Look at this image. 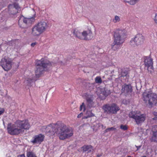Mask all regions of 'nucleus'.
<instances>
[{
	"instance_id": "5",
	"label": "nucleus",
	"mask_w": 157,
	"mask_h": 157,
	"mask_svg": "<svg viewBox=\"0 0 157 157\" xmlns=\"http://www.w3.org/2000/svg\"><path fill=\"white\" fill-rule=\"evenodd\" d=\"M144 100L146 102H148L150 107L156 103L157 95L149 90H145L143 94Z\"/></svg>"
},
{
	"instance_id": "31",
	"label": "nucleus",
	"mask_w": 157,
	"mask_h": 157,
	"mask_svg": "<svg viewBox=\"0 0 157 157\" xmlns=\"http://www.w3.org/2000/svg\"><path fill=\"white\" fill-rule=\"evenodd\" d=\"M4 112V109H2L0 110V115L2 114Z\"/></svg>"
},
{
	"instance_id": "33",
	"label": "nucleus",
	"mask_w": 157,
	"mask_h": 157,
	"mask_svg": "<svg viewBox=\"0 0 157 157\" xmlns=\"http://www.w3.org/2000/svg\"><path fill=\"white\" fill-rule=\"evenodd\" d=\"M36 44V42H34L31 44V46L32 47H34Z\"/></svg>"
},
{
	"instance_id": "32",
	"label": "nucleus",
	"mask_w": 157,
	"mask_h": 157,
	"mask_svg": "<svg viewBox=\"0 0 157 157\" xmlns=\"http://www.w3.org/2000/svg\"><path fill=\"white\" fill-rule=\"evenodd\" d=\"M83 113H80L77 116L78 118H80L83 115Z\"/></svg>"
},
{
	"instance_id": "15",
	"label": "nucleus",
	"mask_w": 157,
	"mask_h": 157,
	"mask_svg": "<svg viewBox=\"0 0 157 157\" xmlns=\"http://www.w3.org/2000/svg\"><path fill=\"white\" fill-rule=\"evenodd\" d=\"M34 21V18L33 17L30 18H25L23 16H21L20 17L18 21V24L21 27H22L21 25V23L22 22L24 24L26 25H30L32 22Z\"/></svg>"
},
{
	"instance_id": "23",
	"label": "nucleus",
	"mask_w": 157,
	"mask_h": 157,
	"mask_svg": "<svg viewBox=\"0 0 157 157\" xmlns=\"http://www.w3.org/2000/svg\"><path fill=\"white\" fill-rule=\"evenodd\" d=\"M139 0H123L124 2L128 3L131 5H134Z\"/></svg>"
},
{
	"instance_id": "17",
	"label": "nucleus",
	"mask_w": 157,
	"mask_h": 157,
	"mask_svg": "<svg viewBox=\"0 0 157 157\" xmlns=\"http://www.w3.org/2000/svg\"><path fill=\"white\" fill-rule=\"evenodd\" d=\"M144 64L146 67H147L148 70L149 68L151 69L153 68V59L150 57L145 56L144 57Z\"/></svg>"
},
{
	"instance_id": "21",
	"label": "nucleus",
	"mask_w": 157,
	"mask_h": 157,
	"mask_svg": "<svg viewBox=\"0 0 157 157\" xmlns=\"http://www.w3.org/2000/svg\"><path fill=\"white\" fill-rule=\"evenodd\" d=\"M151 142H157V132H153L152 135L150 138Z\"/></svg>"
},
{
	"instance_id": "30",
	"label": "nucleus",
	"mask_w": 157,
	"mask_h": 157,
	"mask_svg": "<svg viewBox=\"0 0 157 157\" xmlns=\"http://www.w3.org/2000/svg\"><path fill=\"white\" fill-rule=\"evenodd\" d=\"M154 20L155 23L157 24V13H156L155 16L153 18Z\"/></svg>"
},
{
	"instance_id": "2",
	"label": "nucleus",
	"mask_w": 157,
	"mask_h": 157,
	"mask_svg": "<svg viewBox=\"0 0 157 157\" xmlns=\"http://www.w3.org/2000/svg\"><path fill=\"white\" fill-rule=\"evenodd\" d=\"M36 69L35 71V75L30 72L25 81V82L29 86H31V84L36 80L44 71L50 68L53 65V63H50L46 59L42 58L40 60H36Z\"/></svg>"
},
{
	"instance_id": "20",
	"label": "nucleus",
	"mask_w": 157,
	"mask_h": 157,
	"mask_svg": "<svg viewBox=\"0 0 157 157\" xmlns=\"http://www.w3.org/2000/svg\"><path fill=\"white\" fill-rule=\"evenodd\" d=\"M101 126L103 128H104L103 125L100 123H96L94 124L93 126H91V128L94 131H96L99 129V128ZM104 128H105V127Z\"/></svg>"
},
{
	"instance_id": "11",
	"label": "nucleus",
	"mask_w": 157,
	"mask_h": 157,
	"mask_svg": "<svg viewBox=\"0 0 157 157\" xmlns=\"http://www.w3.org/2000/svg\"><path fill=\"white\" fill-rule=\"evenodd\" d=\"M1 66L6 71L10 70L12 67V61L10 59L5 57L3 58L0 63Z\"/></svg>"
},
{
	"instance_id": "12",
	"label": "nucleus",
	"mask_w": 157,
	"mask_h": 157,
	"mask_svg": "<svg viewBox=\"0 0 157 157\" xmlns=\"http://www.w3.org/2000/svg\"><path fill=\"white\" fill-rule=\"evenodd\" d=\"M144 41V36L141 34H138L130 42V44L133 46H138L142 44Z\"/></svg>"
},
{
	"instance_id": "24",
	"label": "nucleus",
	"mask_w": 157,
	"mask_h": 157,
	"mask_svg": "<svg viewBox=\"0 0 157 157\" xmlns=\"http://www.w3.org/2000/svg\"><path fill=\"white\" fill-rule=\"evenodd\" d=\"M121 21V18L120 17L115 15L114 18L113 20V21L114 23H117Z\"/></svg>"
},
{
	"instance_id": "28",
	"label": "nucleus",
	"mask_w": 157,
	"mask_h": 157,
	"mask_svg": "<svg viewBox=\"0 0 157 157\" xmlns=\"http://www.w3.org/2000/svg\"><path fill=\"white\" fill-rule=\"evenodd\" d=\"M120 128L124 130H126L127 129V127L126 125H121L120 126Z\"/></svg>"
},
{
	"instance_id": "10",
	"label": "nucleus",
	"mask_w": 157,
	"mask_h": 157,
	"mask_svg": "<svg viewBox=\"0 0 157 157\" xmlns=\"http://www.w3.org/2000/svg\"><path fill=\"white\" fill-rule=\"evenodd\" d=\"M102 108L105 112L113 114L116 113L120 109L119 107L115 103L105 105L103 106Z\"/></svg>"
},
{
	"instance_id": "38",
	"label": "nucleus",
	"mask_w": 157,
	"mask_h": 157,
	"mask_svg": "<svg viewBox=\"0 0 157 157\" xmlns=\"http://www.w3.org/2000/svg\"><path fill=\"white\" fill-rule=\"evenodd\" d=\"M127 157H131V156H128Z\"/></svg>"
},
{
	"instance_id": "22",
	"label": "nucleus",
	"mask_w": 157,
	"mask_h": 157,
	"mask_svg": "<svg viewBox=\"0 0 157 157\" xmlns=\"http://www.w3.org/2000/svg\"><path fill=\"white\" fill-rule=\"evenodd\" d=\"M121 45L115 43V42H114L111 45V48L113 50H117L120 48Z\"/></svg>"
},
{
	"instance_id": "29",
	"label": "nucleus",
	"mask_w": 157,
	"mask_h": 157,
	"mask_svg": "<svg viewBox=\"0 0 157 157\" xmlns=\"http://www.w3.org/2000/svg\"><path fill=\"white\" fill-rule=\"evenodd\" d=\"M153 114L154 115V117L153 118V120H157V112H154L153 113Z\"/></svg>"
},
{
	"instance_id": "27",
	"label": "nucleus",
	"mask_w": 157,
	"mask_h": 157,
	"mask_svg": "<svg viewBox=\"0 0 157 157\" xmlns=\"http://www.w3.org/2000/svg\"><path fill=\"white\" fill-rule=\"evenodd\" d=\"M115 129L116 128H114V127H111L107 128L105 130V132H108L110 131L115 130Z\"/></svg>"
},
{
	"instance_id": "18",
	"label": "nucleus",
	"mask_w": 157,
	"mask_h": 157,
	"mask_svg": "<svg viewBox=\"0 0 157 157\" xmlns=\"http://www.w3.org/2000/svg\"><path fill=\"white\" fill-rule=\"evenodd\" d=\"M132 91V89L130 85L124 84L122 86L121 92L125 95L130 94Z\"/></svg>"
},
{
	"instance_id": "14",
	"label": "nucleus",
	"mask_w": 157,
	"mask_h": 157,
	"mask_svg": "<svg viewBox=\"0 0 157 157\" xmlns=\"http://www.w3.org/2000/svg\"><path fill=\"white\" fill-rule=\"evenodd\" d=\"M9 12L11 15H15L20 10V8L18 5L14 3L13 4L10 5L8 6Z\"/></svg>"
},
{
	"instance_id": "34",
	"label": "nucleus",
	"mask_w": 157,
	"mask_h": 157,
	"mask_svg": "<svg viewBox=\"0 0 157 157\" xmlns=\"http://www.w3.org/2000/svg\"><path fill=\"white\" fill-rule=\"evenodd\" d=\"M18 157H25V156L24 154H22L19 155Z\"/></svg>"
},
{
	"instance_id": "1",
	"label": "nucleus",
	"mask_w": 157,
	"mask_h": 157,
	"mask_svg": "<svg viewBox=\"0 0 157 157\" xmlns=\"http://www.w3.org/2000/svg\"><path fill=\"white\" fill-rule=\"evenodd\" d=\"M41 130L50 136H53L56 133L61 140L69 138L73 134L72 129L68 128L64 124H51L47 126H42Z\"/></svg>"
},
{
	"instance_id": "35",
	"label": "nucleus",
	"mask_w": 157,
	"mask_h": 157,
	"mask_svg": "<svg viewBox=\"0 0 157 157\" xmlns=\"http://www.w3.org/2000/svg\"><path fill=\"white\" fill-rule=\"evenodd\" d=\"M141 146H136L137 150L139 149L141 147Z\"/></svg>"
},
{
	"instance_id": "16",
	"label": "nucleus",
	"mask_w": 157,
	"mask_h": 157,
	"mask_svg": "<svg viewBox=\"0 0 157 157\" xmlns=\"http://www.w3.org/2000/svg\"><path fill=\"white\" fill-rule=\"evenodd\" d=\"M44 137V136L41 134L36 135L33 138L31 142L34 144H40L43 141Z\"/></svg>"
},
{
	"instance_id": "6",
	"label": "nucleus",
	"mask_w": 157,
	"mask_h": 157,
	"mask_svg": "<svg viewBox=\"0 0 157 157\" xmlns=\"http://www.w3.org/2000/svg\"><path fill=\"white\" fill-rule=\"evenodd\" d=\"M73 33L78 38L84 40H89L92 38L93 36L92 32L90 30H84L75 29H74Z\"/></svg>"
},
{
	"instance_id": "4",
	"label": "nucleus",
	"mask_w": 157,
	"mask_h": 157,
	"mask_svg": "<svg viewBox=\"0 0 157 157\" xmlns=\"http://www.w3.org/2000/svg\"><path fill=\"white\" fill-rule=\"evenodd\" d=\"M49 27L48 23L44 21L39 22L32 29V34L38 36L44 32Z\"/></svg>"
},
{
	"instance_id": "3",
	"label": "nucleus",
	"mask_w": 157,
	"mask_h": 157,
	"mask_svg": "<svg viewBox=\"0 0 157 157\" xmlns=\"http://www.w3.org/2000/svg\"><path fill=\"white\" fill-rule=\"evenodd\" d=\"M30 127L27 120L23 121L17 120L14 123L8 124L7 130L10 134L17 135L23 133L24 130H28Z\"/></svg>"
},
{
	"instance_id": "39",
	"label": "nucleus",
	"mask_w": 157,
	"mask_h": 157,
	"mask_svg": "<svg viewBox=\"0 0 157 157\" xmlns=\"http://www.w3.org/2000/svg\"><path fill=\"white\" fill-rule=\"evenodd\" d=\"M98 157H100V156H99L98 155Z\"/></svg>"
},
{
	"instance_id": "13",
	"label": "nucleus",
	"mask_w": 157,
	"mask_h": 157,
	"mask_svg": "<svg viewBox=\"0 0 157 157\" xmlns=\"http://www.w3.org/2000/svg\"><path fill=\"white\" fill-rule=\"evenodd\" d=\"M96 93L98 97L102 99H105L110 93L109 90L105 88H101L100 87L97 88Z\"/></svg>"
},
{
	"instance_id": "26",
	"label": "nucleus",
	"mask_w": 157,
	"mask_h": 157,
	"mask_svg": "<svg viewBox=\"0 0 157 157\" xmlns=\"http://www.w3.org/2000/svg\"><path fill=\"white\" fill-rule=\"evenodd\" d=\"M95 82L96 83H101L102 80L100 77L97 76L95 78Z\"/></svg>"
},
{
	"instance_id": "36",
	"label": "nucleus",
	"mask_w": 157,
	"mask_h": 157,
	"mask_svg": "<svg viewBox=\"0 0 157 157\" xmlns=\"http://www.w3.org/2000/svg\"><path fill=\"white\" fill-rule=\"evenodd\" d=\"M2 18V17H0V20H2V18Z\"/></svg>"
},
{
	"instance_id": "19",
	"label": "nucleus",
	"mask_w": 157,
	"mask_h": 157,
	"mask_svg": "<svg viewBox=\"0 0 157 157\" xmlns=\"http://www.w3.org/2000/svg\"><path fill=\"white\" fill-rule=\"evenodd\" d=\"M82 148L84 152L87 153H90L93 151V147L91 145H84L82 147Z\"/></svg>"
},
{
	"instance_id": "9",
	"label": "nucleus",
	"mask_w": 157,
	"mask_h": 157,
	"mask_svg": "<svg viewBox=\"0 0 157 157\" xmlns=\"http://www.w3.org/2000/svg\"><path fill=\"white\" fill-rule=\"evenodd\" d=\"M129 117L134 119L137 124L143 122L146 119V115L144 114H140V112H131L129 114Z\"/></svg>"
},
{
	"instance_id": "37",
	"label": "nucleus",
	"mask_w": 157,
	"mask_h": 157,
	"mask_svg": "<svg viewBox=\"0 0 157 157\" xmlns=\"http://www.w3.org/2000/svg\"><path fill=\"white\" fill-rule=\"evenodd\" d=\"M142 157H146V156H142Z\"/></svg>"
},
{
	"instance_id": "25",
	"label": "nucleus",
	"mask_w": 157,
	"mask_h": 157,
	"mask_svg": "<svg viewBox=\"0 0 157 157\" xmlns=\"http://www.w3.org/2000/svg\"><path fill=\"white\" fill-rule=\"evenodd\" d=\"M27 157H37L34 153L31 151H29L27 152Z\"/></svg>"
},
{
	"instance_id": "8",
	"label": "nucleus",
	"mask_w": 157,
	"mask_h": 157,
	"mask_svg": "<svg viewBox=\"0 0 157 157\" xmlns=\"http://www.w3.org/2000/svg\"><path fill=\"white\" fill-rule=\"evenodd\" d=\"M86 100L87 102V108L86 107L84 103L83 102L80 105V110L82 111L83 108V111L84 112L86 109L87 111L86 112V116H84L82 117V119H87L88 118L94 116V114L92 113L91 111L88 110L89 109L92 107L94 106V103L92 101V98H86Z\"/></svg>"
},
{
	"instance_id": "7",
	"label": "nucleus",
	"mask_w": 157,
	"mask_h": 157,
	"mask_svg": "<svg viewBox=\"0 0 157 157\" xmlns=\"http://www.w3.org/2000/svg\"><path fill=\"white\" fill-rule=\"evenodd\" d=\"M126 32L125 29L120 28L114 31V36L115 43L122 44L124 42V36Z\"/></svg>"
}]
</instances>
